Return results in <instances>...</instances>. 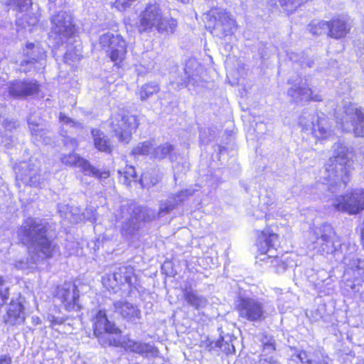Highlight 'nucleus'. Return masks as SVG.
<instances>
[{"label":"nucleus","instance_id":"obj_1","mask_svg":"<svg viewBox=\"0 0 364 364\" xmlns=\"http://www.w3.org/2000/svg\"><path fill=\"white\" fill-rule=\"evenodd\" d=\"M335 232L333 228L328 224H323L319 228H316L313 233V249L321 255L333 254L336 260L341 261L348 267L346 271L345 275L350 274V272H355V279L357 281L363 280L364 278V261L355 257L350 254L342 255L343 247H346V245L341 246V251L338 250L335 246Z\"/></svg>","mask_w":364,"mask_h":364},{"label":"nucleus","instance_id":"obj_2","mask_svg":"<svg viewBox=\"0 0 364 364\" xmlns=\"http://www.w3.org/2000/svg\"><path fill=\"white\" fill-rule=\"evenodd\" d=\"M334 156L326 164L323 173V184L334 192L337 186L344 188L349 181V174L353 161L349 159L348 150L346 146L339 144L334 145Z\"/></svg>","mask_w":364,"mask_h":364},{"label":"nucleus","instance_id":"obj_3","mask_svg":"<svg viewBox=\"0 0 364 364\" xmlns=\"http://www.w3.org/2000/svg\"><path fill=\"white\" fill-rule=\"evenodd\" d=\"M48 223H38L32 218H27L18 231L19 242L26 246L36 244L44 258H51L58 246L48 238Z\"/></svg>","mask_w":364,"mask_h":364},{"label":"nucleus","instance_id":"obj_4","mask_svg":"<svg viewBox=\"0 0 364 364\" xmlns=\"http://www.w3.org/2000/svg\"><path fill=\"white\" fill-rule=\"evenodd\" d=\"M279 245L278 235L274 233L262 232L258 238V250L261 261H267L275 269L276 272L282 273L288 267L294 265V261L288 255L278 257L274 253Z\"/></svg>","mask_w":364,"mask_h":364},{"label":"nucleus","instance_id":"obj_5","mask_svg":"<svg viewBox=\"0 0 364 364\" xmlns=\"http://www.w3.org/2000/svg\"><path fill=\"white\" fill-rule=\"evenodd\" d=\"M109 128L119 142L128 144L139 126L137 115L129 110L120 109L110 115Z\"/></svg>","mask_w":364,"mask_h":364},{"label":"nucleus","instance_id":"obj_6","mask_svg":"<svg viewBox=\"0 0 364 364\" xmlns=\"http://www.w3.org/2000/svg\"><path fill=\"white\" fill-rule=\"evenodd\" d=\"M237 309L240 317L252 322L262 321L275 311L269 302L249 297L240 298Z\"/></svg>","mask_w":364,"mask_h":364},{"label":"nucleus","instance_id":"obj_7","mask_svg":"<svg viewBox=\"0 0 364 364\" xmlns=\"http://www.w3.org/2000/svg\"><path fill=\"white\" fill-rule=\"evenodd\" d=\"M99 42L114 65L122 68L128 53V43L126 39L121 34L107 32L100 36Z\"/></svg>","mask_w":364,"mask_h":364},{"label":"nucleus","instance_id":"obj_8","mask_svg":"<svg viewBox=\"0 0 364 364\" xmlns=\"http://www.w3.org/2000/svg\"><path fill=\"white\" fill-rule=\"evenodd\" d=\"M336 119L343 131L353 132L356 136H364V113L356 105L346 103Z\"/></svg>","mask_w":364,"mask_h":364},{"label":"nucleus","instance_id":"obj_9","mask_svg":"<svg viewBox=\"0 0 364 364\" xmlns=\"http://www.w3.org/2000/svg\"><path fill=\"white\" fill-rule=\"evenodd\" d=\"M53 297L59 300L67 311H77L82 309L80 304V291L73 282L67 281L56 285Z\"/></svg>","mask_w":364,"mask_h":364},{"label":"nucleus","instance_id":"obj_10","mask_svg":"<svg viewBox=\"0 0 364 364\" xmlns=\"http://www.w3.org/2000/svg\"><path fill=\"white\" fill-rule=\"evenodd\" d=\"M9 95L16 100H26L38 96L41 92V85L36 80H14L9 83Z\"/></svg>","mask_w":364,"mask_h":364},{"label":"nucleus","instance_id":"obj_11","mask_svg":"<svg viewBox=\"0 0 364 364\" xmlns=\"http://www.w3.org/2000/svg\"><path fill=\"white\" fill-rule=\"evenodd\" d=\"M333 206L338 210L355 215L364 210V190H355L350 194L337 196Z\"/></svg>","mask_w":364,"mask_h":364},{"label":"nucleus","instance_id":"obj_12","mask_svg":"<svg viewBox=\"0 0 364 364\" xmlns=\"http://www.w3.org/2000/svg\"><path fill=\"white\" fill-rule=\"evenodd\" d=\"M210 16L215 20L213 33L220 38L231 36L236 29V21L229 12L223 9H215L210 11Z\"/></svg>","mask_w":364,"mask_h":364},{"label":"nucleus","instance_id":"obj_13","mask_svg":"<svg viewBox=\"0 0 364 364\" xmlns=\"http://www.w3.org/2000/svg\"><path fill=\"white\" fill-rule=\"evenodd\" d=\"M93 335L102 338L105 334L121 336L122 330L112 321H109L105 309H99L91 319Z\"/></svg>","mask_w":364,"mask_h":364},{"label":"nucleus","instance_id":"obj_14","mask_svg":"<svg viewBox=\"0 0 364 364\" xmlns=\"http://www.w3.org/2000/svg\"><path fill=\"white\" fill-rule=\"evenodd\" d=\"M154 218V214L151 210L144 207H135L129 219L122 225L121 234L122 235H132L139 229L141 223L151 221Z\"/></svg>","mask_w":364,"mask_h":364},{"label":"nucleus","instance_id":"obj_15","mask_svg":"<svg viewBox=\"0 0 364 364\" xmlns=\"http://www.w3.org/2000/svg\"><path fill=\"white\" fill-rule=\"evenodd\" d=\"M63 144L66 148L70 146L73 151L77 150L79 146V142L76 138L68 136L63 139ZM60 160L64 166L68 167L79 166L82 171L88 163L87 159L80 156V154L75 153V151L63 154Z\"/></svg>","mask_w":364,"mask_h":364},{"label":"nucleus","instance_id":"obj_16","mask_svg":"<svg viewBox=\"0 0 364 364\" xmlns=\"http://www.w3.org/2000/svg\"><path fill=\"white\" fill-rule=\"evenodd\" d=\"M288 82L292 85L291 87L288 90V95L295 102L309 100L314 101L321 100L320 96L317 95H312L311 89L306 87L305 83H303L300 78H297L296 80L290 79L288 80Z\"/></svg>","mask_w":364,"mask_h":364},{"label":"nucleus","instance_id":"obj_17","mask_svg":"<svg viewBox=\"0 0 364 364\" xmlns=\"http://www.w3.org/2000/svg\"><path fill=\"white\" fill-rule=\"evenodd\" d=\"M159 9L156 4H149L140 14L136 28L139 33L147 32L154 27L159 16Z\"/></svg>","mask_w":364,"mask_h":364},{"label":"nucleus","instance_id":"obj_18","mask_svg":"<svg viewBox=\"0 0 364 364\" xmlns=\"http://www.w3.org/2000/svg\"><path fill=\"white\" fill-rule=\"evenodd\" d=\"M24 310V306L21 301L11 299L4 316V322L11 326L24 323L26 320Z\"/></svg>","mask_w":364,"mask_h":364},{"label":"nucleus","instance_id":"obj_19","mask_svg":"<svg viewBox=\"0 0 364 364\" xmlns=\"http://www.w3.org/2000/svg\"><path fill=\"white\" fill-rule=\"evenodd\" d=\"M113 306L115 312L127 322L135 323L141 318V311L135 304L127 301H117Z\"/></svg>","mask_w":364,"mask_h":364},{"label":"nucleus","instance_id":"obj_20","mask_svg":"<svg viewBox=\"0 0 364 364\" xmlns=\"http://www.w3.org/2000/svg\"><path fill=\"white\" fill-rule=\"evenodd\" d=\"M318 353H307L304 350H296L291 355V360L295 362H300L301 364H332L331 359L327 356H322L318 358Z\"/></svg>","mask_w":364,"mask_h":364},{"label":"nucleus","instance_id":"obj_21","mask_svg":"<svg viewBox=\"0 0 364 364\" xmlns=\"http://www.w3.org/2000/svg\"><path fill=\"white\" fill-rule=\"evenodd\" d=\"M53 28L55 33L59 36L65 38H71L75 33V25L71 21H66V16L64 15L57 14L53 20Z\"/></svg>","mask_w":364,"mask_h":364},{"label":"nucleus","instance_id":"obj_22","mask_svg":"<svg viewBox=\"0 0 364 364\" xmlns=\"http://www.w3.org/2000/svg\"><path fill=\"white\" fill-rule=\"evenodd\" d=\"M262 352L259 355L257 364H280L279 361L268 354L273 353L275 348V341L271 336L263 335L261 338Z\"/></svg>","mask_w":364,"mask_h":364},{"label":"nucleus","instance_id":"obj_23","mask_svg":"<svg viewBox=\"0 0 364 364\" xmlns=\"http://www.w3.org/2000/svg\"><path fill=\"white\" fill-rule=\"evenodd\" d=\"M91 134L94 147L100 152L111 154L114 146L107 136L100 129H92Z\"/></svg>","mask_w":364,"mask_h":364},{"label":"nucleus","instance_id":"obj_24","mask_svg":"<svg viewBox=\"0 0 364 364\" xmlns=\"http://www.w3.org/2000/svg\"><path fill=\"white\" fill-rule=\"evenodd\" d=\"M310 132L318 140L329 138L332 135V131L328 119L326 117H318L314 128Z\"/></svg>","mask_w":364,"mask_h":364},{"label":"nucleus","instance_id":"obj_25","mask_svg":"<svg viewBox=\"0 0 364 364\" xmlns=\"http://www.w3.org/2000/svg\"><path fill=\"white\" fill-rule=\"evenodd\" d=\"M350 30V25L344 18H333L330 21L329 36L334 38L344 37Z\"/></svg>","mask_w":364,"mask_h":364},{"label":"nucleus","instance_id":"obj_26","mask_svg":"<svg viewBox=\"0 0 364 364\" xmlns=\"http://www.w3.org/2000/svg\"><path fill=\"white\" fill-rule=\"evenodd\" d=\"M183 296L186 301L196 309L203 308L207 305V299L191 287H186L183 290Z\"/></svg>","mask_w":364,"mask_h":364},{"label":"nucleus","instance_id":"obj_27","mask_svg":"<svg viewBox=\"0 0 364 364\" xmlns=\"http://www.w3.org/2000/svg\"><path fill=\"white\" fill-rule=\"evenodd\" d=\"M118 174L119 181L127 187L137 179L135 168L132 165H126L122 170L118 171Z\"/></svg>","mask_w":364,"mask_h":364},{"label":"nucleus","instance_id":"obj_28","mask_svg":"<svg viewBox=\"0 0 364 364\" xmlns=\"http://www.w3.org/2000/svg\"><path fill=\"white\" fill-rule=\"evenodd\" d=\"M318 115L315 113L304 112L299 117V125L303 131L311 132L316 122Z\"/></svg>","mask_w":364,"mask_h":364},{"label":"nucleus","instance_id":"obj_29","mask_svg":"<svg viewBox=\"0 0 364 364\" xmlns=\"http://www.w3.org/2000/svg\"><path fill=\"white\" fill-rule=\"evenodd\" d=\"M84 172H88L90 176L95 177L98 181L106 180L111 176L109 170H100L92 165L89 161L83 170Z\"/></svg>","mask_w":364,"mask_h":364},{"label":"nucleus","instance_id":"obj_30","mask_svg":"<svg viewBox=\"0 0 364 364\" xmlns=\"http://www.w3.org/2000/svg\"><path fill=\"white\" fill-rule=\"evenodd\" d=\"M330 21H312L309 25V30L314 35L327 33L329 36Z\"/></svg>","mask_w":364,"mask_h":364},{"label":"nucleus","instance_id":"obj_31","mask_svg":"<svg viewBox=\"0 0 364 364\" xmlns=\"http://www.w3.org/2000/svg\"><path fill=\"white\" fill-rule=\"evenodd\" d=\"M177 27V21L173 18H161V34H173Z\"/></svg>","mask_w":364,"mask_h":364},{"label":"nucleus","instance_id":"obj_32","mask_svg":"<svg viewBox=\"0 0 364 364\" xmlns=\"http://www.w3.org/2000/svg\"><path fill=\"white\" fill-rule=\"evenodd\" d=\"M152 149V145L150 142L144 141L139 143L134 146L131 151V154L134 156L148 155Z\"/></svg>","mask_w":364,"mask_h":364},{"label":"nucleus","instance_id":"obj_33","mask_svg":"<svg viewBox=\"0 0 364 364\" xmlns=\"http://www.w3.org/2000/svg\"><path fill=\"white\" fill-rule=\"evenodd\" d=\"M289 59L294 62H299L302 66L306 65L307 67H312L314 62L312 59L309 58L304 53L299 55L296 53L291 52L288 54Z\"/></svg>","mask_w":364,"mask_h":364},{"label":"nucleus","instance_id":"obj_34","mask_svg":"<svg viewBox=\"0 0 364 364\" xmlns=\"http://www.w3.org/2000/svg\"><path fill=\"white\" fill-rule=\"evenodd\" d=\"M125 348L130 352L138 354H143L146 351V346L133 341H128L126 343Z\"/></svg>","mask_w":364,"mask_h":364},{"label":"nucleus","instance_id":"obj_35","mask_svg":"<svg viewBox=\"0 0 364 364\" xmlns=\"http://www.w3.org/2000/svg\"><path fill=\"white\" fill-rule=\"evenodd\" d=\"M231 341V337L228 336L227 341L222 338V341H218L215 343V346L220 348L226 354L233 353L235 352V347L232 344H230L229 341Z\"/></svg>","mask_w":364,"mask_h":364},{"label":"nucleus","instance_id":"obj_36","mask_svg":"<svg viewBox=\"0 0 364 364\" xmlns=\"http://www.w3.org/2000/svg\"><path fill=\"white\" fill-rule=\"evenodd\" d=\"M158 92L156 86L151 84H145L140 90V98L143 100H146L149 96Z\"/></svg>","mask_w":364,"mask_h":364},{"label":"nucleus","instance_id":"obj_37","mask_svg":"<svg viewBox=\"0 0 364 364\" xmlns=\"http://www.w3.org/2000/svg\"><path fill=\"white\" fill-rule=\"evenodd\" d=\"M136 0H115L113 6L119 11H125Z\"/></svg>","mask_w":364,"mask_h":364},{"label":"nucleus","instance_id":"obj_38","mask_svg":"<svg viewBox=\"0 0 364 364\" xmlns=\"http://www.w3.org/2000/svg\"><path fill=\"white\" fill-rule=\"evenodd\" d=\"M140 183L142 186H154L157 183V179L152 180L149 173H144L140 178Z\"/></svg>","mask_w":364,"mask_h":364},{"label":"nucleus","instance_id":"obj_39","mask_svg":"<svg viewBox=\"0 0 364 364\" xmlns=\"http://www.w3.org/2000/svg\"><path fill=\"white\" fill-rule=\"evenodd\" d=\"M173 148L172 145L166 144L163 146V147L161 149V158L162 156H166L167 155H169V158L171 161L173 160V155L171 154V151H173Z\"/></svg>","mask_w":364,"mask_h":364},{"label":"nucleus","instance_id":"obj_40","mask_svg":"<svg viewBox=\"0 0 364 364\" xmlns=\"http://www.w3.org/2000/svg\"><path fill=\"white\" fill-rule=\"evenodd\" d=\"M59 121L66 124H73L75 125H79L78 123L74 122L71 118L68 117L65 114L60 112L58 117Z\"/></svg>","mask_w":364,"mask_h":364},{"label":"nucleus","instance_id":"obj_41","mask_svg":"<svg viewBox=\"0 0 364 364\" xmlns=\"http://www.w3.org/2000/svg\"><path fill=\"white\" fill-rule=\"evenodd\" d=\"M65 318H56L55 316H51L50 318H49V321H50V328H53L56 325H61L63 323V322L65 321Z\"/></svg>","mask_w":364,"mask_h":364},{"label":"nucleus","instance_id":"obj_42","mask_svg":"<svg viewBox=\"0 0 364 364\" xmlns=\"http://www.w3.org/2000/svg\"><path fill=\"white\" fill-rule=\"evenodd\" d=\"M0 364H12V358L9 355H0Z\"/></svg>","mask_w":364,"mask_h":364},{"label":"nucleus","instance_id":"obj_43","mask_svg":"<svg viewBox=\"0 0 364 364\" xmlns=\"http://www.w3.org/2000/svg\"><path fill=\"white\" fill-rule=\"evenodd\" d=\"M215 345V343L210 342L209 340L203 341L201 343L200 346L207 348L208 350H211L214 347L213 345Z\"/></svg>","mask_w":364,"mask_h":364},{"label":"nucleus","instance_id":"obj_44","mask_svg":"<svg viewBox=\"0 0 364 364\" xmlns=\"http://www.w3.org/2000/svg\"><path fill=\"white\" fill-rule=\"evenodd\" d=\"M108 345L110 346L119 347L122 346V343L119 339H110L108 341Z\"/></svg>","mask_w":364,"mask_h":364},{"label":"nucleus","instance_id":"obj_45","mask_svg":"<svg viewBox=\"0 0 364 364\" xmlns=\"http://www.w3.org/2000/svg\"><path fill=\"white\" fill-rule=\"evenodd\" d=\"M175 205H176L175 203H171V204L166 205L164 209H163L161 207V214L164 211L166 212V213H168L169 210H173L175 208Z\"/></svg>","mask_w":364,"mask_h":364},{"label":"nucleus","instance_id":"obj_46","mask_svg":"<svg viewBox=\"0 0 364 364\" xmlns=\"http://www.w3.org/2000/svg\"><path fill=\"white\" fill-rule=\"evenodd\" d=\"M269 6H272V8H277L278 7V5L277 4L275 0H269V1L268 2Z\"/></svg>","mask_w":364,"mask_h":364},{"label":"nucleus","instance_id":"obj_47","mask_svg":"<svg viewBox=\"0 0 364 364\" xmlns=\"http://www.w3.org/2000/svg\"><path fill=\"white\" fill-rule=\"evenodd\" d=\"M34 46H35V45H34V43H27L26 44V48L27 49H29V50H32V49H33Z\"/></svg>","mask_w":364,"mask_h":364},{"label":"nucleus","instance_id":"obj_48","mask_svg":"<svg viewBox=\"0 0 364 364\" xmlns=\"http://www.w3.org/2000/svg\"><path fill=\"white\" fill-rule=\"evenodd\" d=\"M165 264H164L163 266H161V270H164V267H165Z\"/></svg>","mask_w":364,"mask_h":364},{"label":"nucleus","instance_id":"obj_49","mask_svg":"<svg viewBox=\"0 0 364 364\" xmlns=\"http://www.w3.org/2000/svg\"><path fill=\"white\" fill-rule=\"evenodd\" d=\"M242 3H245V2H247L249 0H240Z\"/></svg>","mask_w":364,"mask_h":364},{"label":"nucleus","instance_id":"obj_50","mask_svg":"<svg viewBox=\"0 0 364 364\" xmlns=\"http://www.w3.org/2000/svg\"><path fill=\"white\" fill-rule=\"evenodd\" d=\"M355 284L353 286H351V289H354Z\"/></svg>","mask_w":364,"mask_h":364}]
</instances>
